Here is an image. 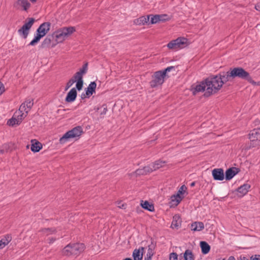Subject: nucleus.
Here are the masks:
<instances>
[{
	"label": "nucleus",
	"mask_w": 260,
	"mask_h": 260,
	"mask_svg": "<svg viewBox=\"0 0 260 260\" xmlns=\"http://www.w3.org/2000/svg\"><path fill=\"white\" fill-rule=\"evenodd\" d=\"M136 173L137 175H146L144 172V170L143 168L142 169H138L136 171Z\"/></svg>",
	"instance_id": "nucleus-44"
},
{
	"label": "nucleus",
	"mask_w": 260,
	"mask_h": 260,
	"mask_svg": "<svg viewBox=\"0 0 260 260\" xmlns=\"http://www.w3.org/2000/svg\"><path fill=\"white\" fill-rule=\"evenodd\" d=\"M250 260H260V255L256 254L250 257Z\"/></svg>",
	"instance_id": "nucleus-46"
},
{
	"label": "nucleus",
	"mask_w": 260,
	"mask_h": 260,
	"mask_svg": "<svg viewBox=\"0 0 260 260\" xmlns=\"http://www.w3.org/2000/svg\"><path fill=\"white\" fill-rule=\"evenodd\" d=\"M39 232H41L43 234L48 235L51 234L55 233L56 230L54 228H44L40 230Z\"/></svg>",
	"instance_id": "nucleus-36"
},
{
	"label": "nucleus",
	"mask_w": 260,
	"mask_h": 260,
	"mask_svg": "<svg viewBox=\"0 0 260 260\" xmlns=\"http://www.w3.org/2000/svg\"><path fill=\"white\" fill-rule=\"evenodd\" d=\"M218 75L220 77V82L222 85L228 81H232L234 80L230 70L228 72H220Z\"/></svg>",
	"instance_id": "nucleus-15"
},
{
	"label": "nucleus",
	"mask_w": 260,
	"mask_h": 260,
	"mask_svg": "<svg viewBox=\"0 0 260 260\" xmlns=\"http://www.w3.org/2000/svg\"><path fill=\"white\" fill-rule=\"evenodd\" d=\"M123 260H132V259L131 258H125Z\"/></svg>",
	"instance_id": "nucleus-55"
},
{
	"label": "nucleus",
	"mask_w": 260,
	"mask_h": 260,
	"mask_svg": "<svg viewBox=\"0 0 260 260\" xmlns=\"http://www.w3.org/2000/svg\"><path fill=\"white\" fill-rule=\"evenodd\" d=\"M17 112H16L14 116L12 117V118L10 119H9L8 121L7 124L9 125L10 126H13L14 125L16 124L17 120L16 119L15 116H16Z\"/></svg>",
	"instance_id": "nucleus-37"
},
{
	"label": "nucleus",
	"mask_w": 260,
	"mask_h": 260,
	"mask_svg": "<svg viewBox=\"0 0 260 260\" xmlns=\"http://www.w3.org/2000/svg\"><path fill=\"white\" fill-rule=\"evenodd\" d=\"M30 1L32 2V3H35L37 1V0H30Z\"/></svg>",
	"instance_id": "nucleus-58"
},
{
	"label": "nucleus",
	"mask_w": 260,
	"mask_h": 260,
	"mask_svg": "<svg viewBox=\"0 0 260 260\" xmlns=\"http://www.w3.org/2000/svg\"><path fill=\"white\" fill-rule=\"evenodd\" d=\"M76 30L75 27H63L58 29L53 34L57 43L62 42L66 38L72 34Z\"/></svg>",
	"instance_id": "nucleus-4"
},
{
	"label": "nucleus",
	"mask_w": 260,
	"mask_h": 260,
	"mask_svg": "<svg viewBox=\"0 0 260 260\" xmlns=\"http://www.w3.org/2000/svg\"><path fill=\"white\" fill-rule=\"evenodd\" d=\"M5 91V86L3 83L0 81V95H2Z\"/></svg>",
	"instance_id": "nucleus-45"
},
{
	"label": "nucleus",
	"mask_w": 260,
	"mask_h": 260,
	"mask_svg": "<svg viewBox=\"0 0 260 260\" xmlns=\"http://www.w3.org/2000/svg\"><path fill=\"white\" fill-rule=\"evenodd\" d=\"M200 245L201 248L202 253L203 254L208 253L210 250V246L205 241H201Z\"/></svg>",
	"instance_id": "nucleus-26"
},
{
	"label": "nucleus",
	"mask_w": 260,
	"mask_h": 260,
	"mask_svg": "<svg viewBox=\"0 0 260 260\" xmlns=\"http://www.w3.org/2000/svg\"><path fill=\"white\" fill-rule=\"evenodd\" d=\"M2 148L4 149L5 150H6V152H7L9 149V146L6 144H4L2 146Z\"/></svg>",
	"instance_id": "nucleus-48"
},
{
	"label": "nucleus",
	"mask_w": 260,
	"mask_h": 260,
	"mask_svg": "<svg viewBox=\"0 0 260 260\" xmlns=\"http://www.w3.org/2000/svg\"><path fill=\"white\" fill-rule=\"evenodd\" d=\"M249 139L250 140V147L260 145V128H254L250 131Z\"/></svg>",
	"instance_id": "nucleus-9"
},
{
	"label": "nucleus",
	"mask_w": 260,
	"mask_h": 260,
	"mask_svg": "<svg viewBox=\"0 0 260 260\" xmlns=\"http://www.w3.org/2000/svg\"><path fill=\"white\" fill-rule=\"evenodd\" d=\"M212 174L215 180L222 181L224 178L223 170L221 168L213 169Z\"/></svg>",
	"instance_id": "nucleus-17"
},
{
	"label": "nucleus",
	"mask_w": 260,
	"mask_h": 260,
	"mask_svg": "<svg viewBox=\"0 0 260 260\" xmlns=\"http://www.w3.org/2000/svg\"><path fill=\"white\" fill-rule=\"evenodd\" d=\"M70 80H72L74 83L76 82V87L78 91L82 89L84 82L83 77L79 74L76 72Z\"/></svg>",
	"instance_id": "nucleus-13"
},
{
	"label": "nucleus",
	"mask_w": 260,
	"mask_h": 260,
	"mask_svg": "<svg viewBox=\"0 0 260 260\" xmlns=\"http://www.w3.org/2000/svg\"><path fill=\"white\" fill-rule=\"evenodd\" d=\"M81 98H82V99H84L85 98V94H82Z\"/></svg>",
	"instance_id": "nucleus-57"
},
{
	"label": "nucleus",
	"mask_w": 260,
	"mask_h": 260,
	"mask_svg": "<svg viewBox=\"0 0 260 260\" xmlns=\"http://www.w3.org/2000/svg\"><path fill=\"white\" fill-rule=\"evenodd\" d=\"M143 169L144 170L145 174L150 173L153 172V171H154L153 170V168L152 166H145L143 168Z\"/></svg>",
	"instance_id": "nucleus-40"
},
{
	"label": "nucleus",
	"mask_w": 260,
	"mask_h": 260,
	"mask_svg": "<svg viewBox=\"0 0 260 260\" xmlns=\"http://www.w3.org/2000/svg\"><path fill=\"white\" fill-rule=\"evenodd\" d=\"M83 133V129L81 126H76L66 133L63 136L60 138L59 142L61 144H63L71 138H79Z\"/></svg>",
	"instance_id": "nucleus-6"
},
{
	"label": "nucleus",
	"mask_w": 260,
	"mask_h": 260,
	"mask_svg": "<svg viewBox=\"0 0 260 260\" xmlns=\"http://www.w3.org/2000/svg\"><path fill=\"white\" fill-rule=\"evenodd\" d=\"M84 244L83 243L69 244L62 250V253L67 256L78 255L84 251Z\"/></svg>",
	"instance_id": "nucleus-3"
},
{
	"label": "nucleus",
	"mask_w": 260,
	"mask_h": 260,
	"mask_svg": "<svg viewBox=\"0 0 260 260\" xmlns=\"http://www.w3.org/2000/svg\"><path fill=\"white\" fill-rule=\"evenodd\" d=\"M220 77L218 75L206 79L207 88L204 95L208 97L211 94L216 93L222 86L220 82Z\"/></svg>",
	"instance_id": "nucleus-1"
},
{
	"label": "nucleus",
	"mask_w": 260,
	"mask_h": 260,
	"mask_svg": "<svg viewBox=\"0 0 260 260\" xmlns=\"http://www.w3.org/2000/svg\"><path fill=\"white\" fill-rule=\"evenodd\" d=\"M73 84L74 82L70 79L66 84L65 90L67 91Z\"/></svg>",
	"instance_id": "nucleus-43"
},
{
	"label": "nucleus",
	"mask_w": 260,
	"mask_h": 260,
	"mask_svg": "<svg viewBox=\"0 0 260 260\" xmlns=\"http://www.w3.org/2000/svg\"><path fill=\"white\" fill-rule=\"evenodd\" d=\"M13 7L16 9L22 8V10L27 11L30 7V4L28 0H17L13 4Z\"/></svg>",
	"instance_id": "nucleus-12"
},
{
	"label": "nucleus",
	"mask_w": 260,
	"mask_h": 260,
	"mask_svg": "<svg viewBox=\"0 0 260 260\" xmlns=\"http://www.w3.org/2000/svg\"><path fill=\"white\" fill-rule=\"evenodd\" d=\"M88 62H86L84 63L82 67L79 70L77 73L79 74L82 77L84 74L87 72L88 70Z\"/></svg>",
	"instance_id": "nucleus-34"
},
{
	"label": "nucleus",
	"mask_w": 260,
	"mask_h": 260,
	"mask_svg": "<svg viewBox=\"0 0 260 260\" xmlns=\"http://www.w3.org/2000/svg\"><path fill=\"white\" fill-rule=\"evenodd\" d=\"M107 111V107H104L103 111L101 113V115H105L106 114V112Z\"/></svg>",
	"instance_id": "nucleus-49"
},
{
	"label": "nucleus",
	"mask_w": 260,
	"mask_h": 260,
	"mask_svg": "<svg viewBox=\"0 0 260 260\" xmlns=\"http://www.w3.org/2000/svg\"><path fill=\"white\" fill-rule=\"evenodd\" d=\"M5 152H6V150H5L4 149L2 148L0 149V154H4Z\"/></svg>",
	"instance_id": "nucleus-51"
},
{
	"label": "nucleus",
	"mask_w": 260,
	"mask_h": 260,
	"mask_svg": "<svg viewBox=\"0 0 260 260\" xmlns=\"http://www.w3.org/2000/svg\"><path fill=\"white\" fill-rule=\"evenodd\" d=\"M204 228V223L202 222H194L191 225V229L193 231H200Z\"/></svg>",
	"instance_id": "nucleus-29"
},
{
	"label": "nucleus",
	"mask_w": 260,
	"mask_h": 260,
	"mask_svg": "<svg viewBox=\"0 0 260 260\" xmlns=\"http://www.w3.org/2000/svg\"><path fill=\"white\" fill-rule=\"evenodd\" d=\"M155 248V245L151 242V244L148 247L147 253L144 258V260H151L152 256L154 255V250Z\"/></svg>",
	"instance_id": "nucleus-25"
},
{
	"label": "nucleus",
	"mask_w": 260,
	"mask_h": 260,
	"mask_svg": "<svg viewBox=\"0 0 260 260\" xmlns=\"http://www.w3.org/2000/svg\"><path fill=\"white\" fill-rule=\"evenodd\" d=\"M195 184H196V182H192L190 184V186L191 187H193V186H194L195 185Z\"/></svg>",
	"instance_id": "nucleus-54"
},
{
	"label": "nucleus",
	"mask_w": 260,
	"mask_h": 260,
	"mask_svg": "<svg viewBox=\"0 0 260 260\" xmlns=\"http://www.w3.org/2000/svg\"><path fill=\"white\" fill-rule=\"evenodd\" d=\"M165 164L166 161L158 160L153 162L152 165L153 168V170L155 171L162 167Z\"/></svg>",
	"instance_id": "nucleus-33"
},
{
	"label": "nucleus",
	"mask_w": 260,
	"mask_h": 260,
	"mask_svg": "<svg viewBox=\"0 0 260 260\" xmlns=\"http://www.w3.org/2000/svg\"><path fill=\"white\" fill-rule=\"evenodd\" d=\"M188 45V40L184 37H179L172 40L167 44V47L170 49L176 50L182 49Z\"/></svg>",
	"instance_id": "nucleus-7"
},
{
	"label": "nucleus",
	"mask_w": 260,
	"mask_h": 260,
	"mask_svg": "<svg viewBox=\"0 0 260 260\" xmlns=\"http://www.w3.org/2000/svg\"><path fill=\"white\" fill-rule=\"evenodd\" d=\"M35 21L34 18H27L23 26L18 30V32L23 38L26 39L29 30Z\"/></svg>",
	"instance_id": "nucleus-8"
},
{
	"label": "nucleus",
	"mask_w": 260,
	"mask_h": 260,
	"mask_svg": "<svg viewBox=\"0 0 260 260\" xmlns=\"http://www.w3.org/2000/svg\"><path fill=\"white\" fill-rule=\"evenodd\" d=\"M170 260H181V258H178V254L175 252H172L170 254Z\"/></svg>",
	"instance_id": "nucleus-41"
},
{
	"label": "nucleus",
	"mask_w": 260,
	"mask_h": 260,
	"mask_svg": "<svg viewBox=\"0 0 260 260\" xmlns=\"http://www.w3.org/2000/svg\"><path fill=\"white\" fill-rule=\"evenodd\" d=\"M51 23L45 22L42 23L36 30V35L33 40L29 43L28 46H35L39 42L40 40L46 36L49 31Z\"/></svg>",
	"instance_id": "nucleus-2"
},
{
	"label": "nucleus",
	"mask_w": 260,
	"mask_h": 260,
	"mask_svg": "<svg viewBox=\"0 0 260 260\" xmlns=\"http://www.w3.org/2000/svg\"><path fill=\"white\" fill-rule=\"evenodd\" d=\"M48 243L49 244H52L53 243L55 240H56V238H49L48 239Z\"/></svg>",
	"instance_id": "nucleus-47"
},
{
	"label": "nucleus",
	"mask_w": 260,
	"mask_h": 260,
	"mask_svg": "<svg viewBox=\"0 0 260 260\" xmlns=\"http://www.w3.org/2000/svg\"><path fill=\"white\" fill-rule=\"evenodd\" d=\"M228 260H236V259L234 256H231L229 257Z\"/></svg>",
	"instance_id": "nucleus-53"
},
{
	"label": "nucleus",
	"mask_w": 260,
	"mask_h": 260,
	"mask_svg": "<svg viewBox=\"0 0 260 260\" xmlns=\"http://www.w3.org/2000/svg\"><path fill=\"white\" fill-rule=\"evenodd\" d=\"M34 105L32 99L26 100L23 103H22L19 107V110L20 113L25 112L26 114L28 113V111Z\"/></svg>",
	"instance_id": "nucleus-14"
},
{
	"label": "nucleus",
	"mask_w": 260,
	"mask_h": 260,
	"mask_svg": "<svg viewBox=\"0 0 260 260\" xmlns=\"http://www.w3.org/2000/svg\"><path fill=\"white\" fill-rule=\"evenodd\" d=\"M240 169L236 167H232L226 170L225 172V179L230 180L240 172Z\"/></svg>",
	"instance_id": "nucleus-16"
},
{
	"label": "nucleus",
	"mask_w": 260,
	"mask_h": 260,
	"mask_svg": "<svg viewBox=\"0 0 260 260\" xmlns=\"http://www.w3.org/2000/svg\"><path fill=\"white\" fill-rule=\"evenodd\" d=\"M171 202L174 203L173 204L176 206L178 205L183 198V196L181 195L178 192L176 194L171 196Z\"/></svg>",
	"instance_id": "nucleus-30"
},
{
	"label": "nucleus",
	"mask_w": 260,
	"mask_h": 260,
	"mask_svg": "<svg viewBox=\"0 0 260 260\" xmlns=\"http://www.w3.org/2000/svg\"><path fill=\"white\" fill-rule=\"evenodd\" d=\"M123 207H124V205H122V207L121 208H123Z\"/></svg>",
	"instance_id": "nucleus-60"
},
{
	"label": "nucleus",
	"mask_w": 260,
	"mask_h": 260,
	"mask_svg": "<svg viewBox=\"0 0 260 260\" xmlns=\"http://www.w3.org/2000/svg\"><path fill=\"white\" fill-rule=\"evenodd\" d=\"M216 260H225V258H223V259H221V258H218V259H216Z\"/></svg>",
	"instance_id": "nucleus-59"
},
{
	"label": "nucleus",
	"mask_w": 260,
	"mask_h": 260,
	"mask_svg": "<svg viewBox=\"0 0 260 260\" xmlns=\"http://www.w3.org/2000/svg\"><path fill=\"white\" fill-rule=\"evenodd\" d=\"M186 189L187 187L185 186V185H183L180 187V188L179 189L177 192L182 196L184 194V193L186 191Z\"/></svg>",
	"instance_id": "nucleus-42"
},
{
	"label": "nucleus",
	"mask_w": 260,
	"mask_h": 260,
	"mask_svg": "<svg viewBox=\"0 0 260 260\" xmlns=\"http://www.w3.org/2000/svg\"><path fill=\"white\" fill-rule=\"evenodd\" d=\"M177 218L179 219V216L176 215L173 217V221L172 223V226L173 227L177 228L179 226V224L177 222V220H176Z\"/></svg>",
	"instance_id": "nucleus-39"
},
{
	"label": "nucleus",
	"mask_w": 260,
	"mask_h": 260,
	"mask_svg": "<svg viewBox=\"0 0 260 260\" xmlns=\"http://www.w3.org/2000/svg\"><path fill=\"white\" fill-rule=\"evenodd\" d=\"M12 240V237L10 235H6L0 240V249L3 248L5 246L8 245Z\"/></svg>",
	"instance_id": "nucleus-28"
},
{
	"label": "nucleus",
	"mask_w": 260,
	"mask_h": 260,
	"mask_svg": "<svg viewBox=\"0 0 260 260\" xmlns=\"http://www.w3.org/2000/svg\"><path fill=\"white\" fill-rule=\"evenodd\" d=\"M255 8L256 10L260 11V3L256 4L255 6Z\"/></svg>",
	"instance_id": "nucleus-50"
},
{
	"label": "nucleus",
	"mask_w": 260,
	"mask_h": 260,
	"mask_svg": "<svg viewBox=\"0 0 260 260\" xmlns=\"http://www.w3.org/2000/svg\"><path fill=\"white\" fill-rule=\"evenodd\" d=\"M144 249L143 247L134 249L132 254L134 260H142Z\"/></svg>",
	"instance_id": "nucleus-21"
},
{
	"label": "nucleus",
	"mask_w": 260,
	"mask_h": 260,
	"mask_svg": "<svg viewBox=\"0 0 260 260\" xmlns=\"http://www.w3.org/2000/svg\"><path fill=\"white\" fill-rule=\"evenodd\" d=\"M206 83V79L202 81L200 84L196 85L194 87L192 86L191 90L193 95H196L198 92L201 91H204L205 88H207V84Z\"/></svg>",
	"instance_id": "nucleus-18"
},
{
	"label": "nucleus",
	"mask_w": 260,
	"mask_h": 260,
	"mask_svg": "<svg viewBox=\"0 0 260 260\" xmlns=\"http://www.w3.org/2000/svg\"><path fill=\"white\" fill-rule=\"evenodd\" d=\"M77 90L76 87H74L69 91L65 99V101L66 102L72 103L76 100L77 95Z\"/></svg>",
	"instance_id": "nucleus-19"
},
{
	"label": "nucleus",
	"mask_w": 260,
	"mask_h": 260,
	"mask_svg": "<svg viewBox=\"0 0 260 260\" xmlns=\"http://www.w3.org/2000/svg\"><path fill=\"white\" fill-rule=\"evenodd\" d=\"M149 16H150V23L151 24H156L160 22H164L169 20V16L167 14H150Z\"/></svg>",
	"instance_id": "nucleus-11"
},
{
	"label": "nucleus",
	"mask_w": 260,
	"mask_h": 260,
	"mask_svg": "<svg viewBox=\"0 0 260 260\" xmlns=\"http://www.w3.org/2000/svg\"><path fill=\"white\" fill-rule=\"evenodd\" d=\"M42 148V144L37 141L35 143L32 144L31 146V150L34 152H39Z\"/></svg>",
	"instance_id": "nucleus-32"
},
{
	"label": "nucleus",
	"mask_w": 260,
	"mask_h": 260,
	"mask_svg": "<svg viewBox=\"0 0 260 260\" xmlns=\"http://www.w3.org/2000/svg\"><path fill=\"white\" fill-rule=\"evenodd\" d=\"M141 206L143 209L149 211L153 212L154 211L153 204H150L147 201H145L144 202L143 201H141Z\"/></svg>",
	"instance_id": "nucleus-27"
},
{
	"label": "nucleus",
	"mask_w": 260,
	"mask_h": 260,
	"mask_svg": "<svg viewBox=\"0 0 260 260\" xmlns=\"http://www.w3.org/2000/svg\"><path fill=\"white\" fill-rule=\"evenodd\" d=\"M53 38V35L47 36L42 42L40 46V48L43 49L50 47Z\"/></svg>",
	"instance_id": "nucleus-23"
},
{
	"label": "nucleus",
	"mask_w": 260,
	"mask_h": 260,
	"mask_svg": "<svg viewBox=\"0 0 260 260\" xmlns=\"http://www.w3.org/2000/svg\"><path fill=\"white\" fill-rule=\"evenodd\" d=\"M250 185L248 184L245 183L241 185L237 189V192L239 193V196L242 197L245 195L248 191V189L250 188Z\"/></svg>",
	"instance_id": "nucleus-22"
},
{
	"label": "nucleus",
	"mask_w": 260,
	"mask_h": 260,
	"mask_svg": "<svg viewBox=\"0 0 260 260\" xmlns=\"http://www.w3.org/2000/svg\"><path fill=\"white\" fill-rule=\"evenodd\" d=\"M96 83L95 81L91 82L87 87L86 90V96L89 97L95 92Z\"/></svg>",
	"instance_id": "nucleus-24"
},
{
	"label": "nucleus",
	"mask_w": 260,
	"mask_h": 260,
	"mask_svg": "<svg viewBox=\"0 0 260 260\" xmlns=\"http://www.w3.org/2000/svg\"><path fill=\"white\" fill-rule=\"evenodd\" d=\"M27 115V114L25 113V114H24L23 113V112L20 113V111H19L18 112V115H16V116L17 117L16 118V120H17V122H16V124L17 125H19L21 122H22V120L23 119H24V118L25 117H26V116Z\"/></svg>",
	"instance_id": "nucleus-35"
},
{
	"label": "nucleus",
	"mask_w": 260,
	"mask_h": 260,
	"mask_svg": "<svg viewBox=\"0 0 260 260\" xmlns=\"http://www.w3.org/2000/svg\"><path fill=\"white\" fill-rule=\"evenodd\" d=\"M179 258H181V260L182 259V258H183V255H182V254H181L180 255V257H179Z\"/></svg>",
	"instance_id": "nucleus-56"
},
{
	"label": "nucleus",
	"mask_w": 260,
	"mask_h": 260,
	"mask_svg": "<svg viewBox=\"0 0 260 260\" xmlns=\"http://www.w3.org/2000/svg\"><path fill=\"white\" fill-rule=\"evenodd\" d=\"M150 16L149 15H148L147 16L140 17L134 20V23L138 25H144L147 24H150L149 22Z\"/></svg>",
	"instance_id": "nucleus-20"
},
{
	"label": "nucleus",
	"mask_w": 260,
	"mask_h": 260,
	"mask_svg": "<svg viewBox=\"0 0 260 260\" xmlns=\"http://www.w3.org/2000/svg\"><path fill=\"white\" fill-rule=\"evenodd\" d=\"M165 78L161 72L159 71L155 72L152 76V80L149 82L150 86L152 88H154L161 85L164 82Z\"/></svg>",
	"instance_id": "nucleus-10"
},
{
	"label": "nucleus",
	"mask_w": 260,
	"mask_h": 260,
	"mask_svg": "<svg viewBox=\"0 0 260 260\" xmlns=\"http://www.w3.org/2000/svg\"><path fill=\"white\" fill-rule=\"evenodd\" d=\"M231 72V75H232L233 79L236 78H238L242 79H244L250 83L255 84L249 73L246 71L244 69L241 67H236L233 69H230Z\"/></svg>",
	"instance_id": "nucleus-5"
},
{
	"label": "nucleus",
	"mask_w": 260,
	"mask_h": 260,
	"mask_svg": "<svg viewBox=\"0 0 260 260\" xmlns=\"http://www.w3.org/2000/svg\"><path fill=\"white\" fill-rule=\"evenodd\" d=\"M183 260H194L195 256L190 249H186L183 253Z\"/></svg>",
	"instance_id": "nucleus-31"
},
{
	"label": "nucleus",
	"mask_w": 260,
	"mask_h": 260,
	"mask_svg": "<svg viewBox=\"0 0 260 260\" xmlns=\"http://www.w3.org/2000/svg\"><path fill=\"white\" fill-rule=\"evenodd\" d=\"M173 69H175V67L174 66H170V67H169L168 68H167L166 69H165V70H161V71H159V72H161V73L165 76L166 77V75H167V72H170Z\"/></svg>",
	"instance_id": "nucleus-38"
},
{
	"label": "nucleus",
	"mask_w": 260,
	"mask_h": 260,
	"mask_svg": "<svg viewBox=\"0 0 260 260\" xmlns=\"http://www.w3.org/2000/svg\"><path fill=\"white\" fill-rule=\"evenodd\" d=\"M238 260H248V259L246 258V257L245 256H240V259H238Z\"/></svg>",
	"instance_id": "nucleus-52"
}]
</instances>
